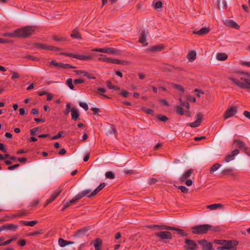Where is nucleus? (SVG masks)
I'll list each match as a JSON object with an SVG mask.
<instances>
[{
  "instance_id": "58",
  "label": "nucleus",
  "mask_w": 250,
  "mask_h": 250,
  "mask_svg": "<svg viewBox=\"0 0 250 250\" xmlns=\"http://www.w3.org/2000/svg\"><path fill=\"white\" fill-rule=\"evenodd\" d=\"M70 110V105L69 104H67L66 105V110L64 112L65 115H68Z\"/></svg>"
},
{
  "instance_id": "15",
  "label": "nucleus",
  "mask_w": 250,
  "mask_h": 250,
  "mask_svg": "<svg viewBox=\"0 0 250 250\" xmlns=\"http://www.w3.org/2000/svg\"><path fill=\"white\" fill-rule=\"evenodd\" d=\"M19 227V225L13 224H6L3 225V229L7 230L15 231Z\"/></svg>"
},
{
  "instance_id": "41",
  "label": "nucleus",
  "mask_w": 250,
  "mask_h": 250,
  "mask_svg": "<svg viewBox=\"0 0 250 250\" xmlns=\"http://www.w3.org/2000/svg\"><path fill=\"white\" fill-rule=\"evenodd\" d=\"M116 53V50L113 48L106 47V53L113 54Z\"/></svg>"
},
{
  "instance_id": "27",
  "label": "nucleus",
  "mask_w": 250,
  "mask_h": 250,
  "mask_svg": "<svg viewBox=\"0 0 250 250\" xmlns=\"http://www.w3.org/2000/svg\"><path fill=\"white\" fill-rule=\"evenodd\" d=\"M218 5L219 8L222 7L223 9H226L227 7V2L225 0H218Z\"/></svg>"
},
{
  "instance_id": "16",
  "label": "nucleus",
  "mask_w": 250,
  "mask_h": 250,
  "mask_svg": "<svg viewBox=\"0 0 250 250\" xmlns=\"http://www.w3.org/2000/svg\"><path fill=\"white\" fill-rule=\"evenodd\" d=\"M75 58L81 61H86L93 60V57L91 55H84L77 54L76 56H75Z\"/></svg>"
},
{
  "instance_id": "43",
  "label": "nucleus",
  "mask_w": 250,
  "mask_h": 250,
  "mask_svg": "<svg viewBox=\"0 0 250 250\" xmlns=\"http://www.w3.org/2000/svg\"><path fill=\"white\" fill-rule=\"evenodd\" d=\"M177 188L179 189H180L183 193H187L188 192V189L185 186H180Z\"/></svg>"
},
{
  "instance_id": "35",
  "label": "nucleus",
  "mask_w": 250,
  "mask_h": 250,
  "mask_svg": "<svg viewBox=\"0 0 250 250\" xmlns=\"http://www.w3.org/2000/svg\"><path fill=\"white\" fill-rule=\"evenodd\" d=\"M154 8L156 9L161 8L162 6V3L160 1L153 2Z\"/></svg>"
},
{
  "instance_id": "29",
  "label": "nucleus",
  "mask_w": 250,
  "mask_h": 250,
  "mask_svg": "<svg viewBox=\"0 0 250 250\" xmlns=\"http://www.w3.org/2000/svg\"><path fill=\"white\" fill-rule=\"evenodd\" d=\"M102 240L99 238L96 239L92 242V244L94 245L95 248H97L98 247H100L102 245Z\"/></svg>"
},
{
  "instance_id": "55",
  "label": "nucleus",
  "mask_w": 250,
  "mask_h": 250,
  "mask_svg": "<svg viewBox=\"0 0 250 250\" xmlns=\"http://www.w3.org/2000/svg\"><path fill=\"white\" fill-rule=\"evenodd\" d=\"M24 213H17V214H14V215H12L11 217V219H13V218H16V217H21L23 215H24Z\"/></svg>"
},
{
  "instance_id": "31",
  "label": "nucleus",
  "mask_w": 250,
  "mask_h": 250,
  "mask_svg": "<svg viewBox=\"0 0 250 250\" xmlns=\"http://www.w3.org/2000/svg\"><path fill=\"white\" fill-rule=\"evenodd\" d=\"M59 245L61 247H64L67 245V241L62 238H59L58 241Z\"/></svg>"
},
{
  "instance_id": "52",
  "label": "nucleus",
  "mask_w": 250,
  "mask_h": 250,
  "mask_svg": "<svg viewBox=\"0 0 250 250\" xmlns=\"http://www.w3.org/2000/svg\"><path fill=\"white\" fill-rule=\"evenodd\" d=\"M83 73V76L87 77L89 79H95L94 77L91 76L89 73L85 71L81 72Z\"/></svg>"
},
{
  "instance_id": "62",
  "label": "nucleus",
  "mask_w": 250,
  "mask_h": 250,
  "mask_svg": "<svg viewBox=\"0 0 250 250\" xmlns=\"http://www.w3.org/2000/svg\"><path fill=\"white\" fill-rule=\"evenodd\" d=\"M83 82H84V81L83 79H76L74 81V83L75 84H79V83H83Z\"/></svg>"
},
{
  "instance_id": "9",
  "label": "nucleus",
  "mask_w": 250,
  "mask_h": 250,
  "mask_svg": "<svg viewBox=\"0 0 250 250\" xmlns=\"http://www.w3.org/2000/svg\"><path fill=\"white\" fill-rule=\"evenodd\" d=\"M199 244L201 245L203 250H212V244L206 240L199 241Z\"/></svg>"
},
{
  "instance_id": "17",
  "label": "nucleus",
  "mask_w": 250,
  "mask_h": 250,
  "mask_svg": "<svg viewBox=\"0 0 250 250\" xmlns=\"http://www.w3.org/2000/svg\"><path fill=\"white\" fill-rule=\"evenodd\" d=\"M164 49V45L162 44H159L155 46H150L147 49V51L152 52L160 51Z\"/></svg>"
},
{
  "instance_id": "57",
  "label": "nucleus",
  "mask_w": 250,
  "mask_h": 250,
  "mask_svg": "<svg viewBox=\"0 0 250 250\" xmlns=\"http://www.w3.org/2000/svg\"><path fill=\"white\" fill-rule=\"evenodd\" d=\"M195 92L196 93V95L197 96L200 97V95L201 94H204V92L201 90H199V89H196L195 90Z\"/></svg>"
},
{
  "instance_id": "11",
  "label": "nucleus",
  "mask_w": 250,
  "mask_h": 250,
  "mask_svg": "<svg viewBox=\"0 0 250 250\" xmlns=\"http://www.w3.org/2000/svg\"><path fill=\"white\" fill-rule=\"evenodd\" d=\"M224 23L227 26L233 28L235 29H239L240 26L239 25L234 21L232 20H226L224 21Z\"/></svg>"
},
{
  "instance_id": "61",
  "label": "nucleus",
  "mask_w": 250,
  "mask_h": 250,
  "mask_svg": "<svg viewBox=\"0 0 250 250\" xmlns=\"http://www.w3.org/2000/svg\"><path fill=\"white\" fill-rule=\"evenodd\" d=\"M241 64L243 66L250 67V62L242 61L241 62Z\"/></svg>"
},
{
  "instance_id": "38",
  "label": "nucleus",
  "mask_w": 250,
  "mask_h": 250,
  "mask_svg": "<svg viewBox=\"0 0 250 250\" xmlns=\"http://www.w3.org/2000/svg\"><path fill=\"white\" fill-rule=\"evenodd\" d=\"M92 51H95V52H101V53H106V47L101 48H96L93 49L92 50Z\"/></svg>"
},
{
  "instance_id": "3",
  "label": "nucleus",
  "mask_w": 250,
  "mask_h": 250,
  "mask_svg": "<svg viewBox=\"0 0 250 250\" xmlns=\"http://www.w3.org/2000/svg\"><path fill=\"white\" fill-rule=\"evenodd\" d=\"M35 31L33 26H26L16 30L17 37L26 38L32 35Z\"/></svg>"
},
{
  "instance_id": "33",
  "label": "nucleus",
  "mask_w": 250,
  "mask_h": 250,
  "mask_svg": "<svg viewBox=\"0 0 250 250\" xmlns=\"http://www.w3.org/2000/svg\"><path fill=\"white\" fill-rule=\"evenodd\" d=\"M109 63L114 64H123V62L118 59L110 58Z\"/></svg>"
},
{
  "instance_id": "28",
  "label": "nucleus",
  "mask_w": 250,
  "mask_h": 250,
  "mask_svg": "<svg viewBox=\"0 0 250 250\" xmlns=\"http://www.w3.org/2000/svg\"><path fill=\"white\" fill-rule=\"evenodd\" d=\"M222 207V205L221 204H214L207 206V208L211 210H215L219 207Z\"/></svg>"
},
{
  "instance_id": "64",
  "label": "nucleus",
  "mask_w": 250,
  "mask_h": 250,
  "mask_svg": "<svg viewBox=\"0 0 250 250\" xmlns=\"http://www.w3.org/2000/svg\"><path fill=\"white\" fill-rule=\"evenodd\" d=\"M244 115L250 120V112L248 111H245L243 113Z\"/></svg>"
},
{
  "instance_id": "34",
  "label": "nucleus",
  "mask_w": 250,
  "mask_h": 250,
  "mask_svg": "<svg viewBox=\"0 0 250 250\" xmlns=\"http://www.w3.org/2000/svg\"><path fill=\"white\" fill-rule=\"evenodd\" d=\"M4 36H9L11 37H17V34L16 32V30H15L14 32L11 33H5L2 34Z\"/></svg>"
},
{
  "instance_id": "45",
  "label": "nucleus",
  "mask_w": 250,
  "mask_h": 250,
  "mask_svg": "<svg viewBox=\"0 0 250 250\" xmlns=\"http://www.w3.org/2000/svg\"><path fill=\"white\" fill-rule=\"evenodd\" d=\"M64 134V132L63 131H60L58 133V134L56 135H55L54 136H53L52 138H51V140H56V139H57L60 137H61Z\"/></svg>"
},
{
  "instance_id": "14",
  "label": "nucleus",
  "mask_w": 250,
  "mask_h": 250,
  "mask_svg": "<svg viewBox=\"0 0 250 250\" xmlns=\"http://www.w3.org/2000/svg\"><path fill=\"white\" fill-rule=\"evenodd\" d=\"M61 191L62 190L61 189H58L54 191L50 198L46 201L47 204H48L53 201L60 195Z\"/></svg>"
},
{
  "instance_id": "46",
  "label": "nucleus",
  "mask_w": 250,
  "mask_h": 250,
  "mask_svg": "<svg viewBox=\"0 0 250 250\" xmlns=\"http://www.w3.org/2000/svg\"><path fill=\"white\" fill-rule=\"evenodd\" d=\"M175 231H176L177 233L182 236H186L188 235L187 233H185L182 229H180L176 228V230H175Z\"/></svg>"
},
{
  "instance_id": "40",
  "label": "nucleus",
  "mask_w": 250,
  "mask_h": 250,
  "mask_svg": "<svg viewBox=\"0 0 250 250\" xmlns=\"http://www.w3.org/2000/svg\"><path fill=\"white\" fill-rule=\"evenodd\" d=\"M100 56H101V57L98 58V60L99 61L105 62L109 63V59H110L109 58H106V57H105V56H104L102 54L100 55Z\"/></svg>"
},
{
  "instance_id": "18",
  "label": "nucleus",
  "mask_w": 250,
  "mask_h": 250,
  "mask_svg": "<svg viewBox=\"0 0 250 250\" xmlns=\"http://www.w3.org/2000/svg\"><path fill=\"white\" fill-rule=\"evenodd\" d=\"M234 144L236 147H239L242 150H246V146L243 142L240 140H235L234 141Z\"/></svg>"
},
{
  "instance_id": "47",
  "label": "nucleus",
  "mask_w": 250,
  "mask_h": 250,
  "mask_svg": "<svg viewBox=\"0 0 250 250\" xmlns=\"http://www.w3.org/2000/svg\"><path fill=\"white\" fill-rule=\"evenodd\" d=\"M20 77V75L15 71H11V79L12 80H14L15 79L19 78Z\"/></svg>"
},
{
  "instance_id": "36",
  "label": "nucleus",
  "mask_w": 250,
  "mask_h": 250,
  "mask_svg": "<svg viewBox=\"0 0 250 250\" xmlns=\"http://www.w3.org/2000/svg\"><path fill=\"white\" fill-rule=\"evenodd\" d=\"M107 87L111 89H114V90H118L119 89V88L117 86H116L115 85H113L111 82L107 81Z\"/></svg>"
},
{
  "instance_id": "53",
  "label": "nucleus",
  "mask_w": 250,
  "mask_h": 250,
  "mask_svg": "<svg viewBox=\"0 0 250 250\" xmlns=\"http://www.w3.org/2000/svg\"><path fill=\"white\" fill-rule=\"evenodd\" d=\"M143 110L147 114H148L152 115L154 113L153 110L152 109H149V108H145L143 109Z\"/></svg>"
},
{
  "instance_id": "23",
  "label": "nucleus",
  "mask_w": 250,
  "mask_h": 250,
  "mask_svg": "<svg viewBox=\"0 0 250 250\" xmlns=\"http://www.w3.org/2000/svg\"><path fill=\"white\" fill-rule=\"evenodd\" d=\"M196 53L194 51H192L188 53L187 58L189 62H193L196 59Z\"/></svg>"
},
{
  "instance_id": "42",
  "label": "nucleus",
  "mask_w": 250,
  "mask_h": 250,
  "mask_svg": "<svg viewBox=\"0 0 250 250\" xmlns=\"http://www.w3.org/2000/svg\"><path fill=\"white\" fill-rule=\"evenodd\" d=\"M176 112L178 114L181 115L184 114V109L181 106H178L176 107Z\"/></svg>"
},
{
  "instance_id": "60",
  "label": "nucleus",
  "mask_w": 250,
  "mask_h": 250,
  "mask_svg": "<svg viewBox=\"0 0 250 250\" xmlns=\"http://www.w3.org/2000/svg\"><path fill=\"white\" fill-rule=\"evenodd\" d=\"M101 189L97 187L93 192L91 193V195H96L99 192L101 191Z\"/></svg>"
},
{
  "instance_id": "48",
  "label": "nucleus",
  "mask_w": 250,
  "mask_h": 250,
  "mask_svg": "<svg viewBox=\"0 0 250 250\" xmlns=\"http://www.w3.org/2000/svg\"><path fill=\"white\" fill-rule=\"evenodd\" d=\"M73 204V203H70V201L69 202H67L66 203L63 202V207L62 209V210H64L67 207L70 206L71 204Z\"/></svg>"
},
{
  "instance_id": "39",
  "label": "nucleus",
  "mask_w": 250,
  "mask_h": 250,
  "mask_svg": "<svg viewBox=\"0 0 250 250\" xmlns=\"http://www.w3.org/2000/svg\"><path fill=\"white\" fill-rule=\"evenodd\" d=\"M66 83L70 89L73 90L74 88V85L72 83V79H68L66 81Z\"/></svg>"
},
{
  "instance_id": "44",
  "label": "nucleus",
  "mask_w": 250,
  "mask_h": 250,
  "mask_svg": "<svg viewBox=\"0 0 250 250\" xmlns=\"http://www.w3.org/2000/svg\"><path fill=\"white\" fill-rule=\"evenodd\" d=\"M79 105L83 108L85 111H87L88 109V104L84 102H81L79 103Z\"/></svg>"
},
{
  "instance_id": "59",
  "label": "nucleus",
  "mask_w": 250,
  "mask_h": 250,
  "mask_svg": "<svg viewBox=\"0 0 250 250\" xmlns=\"http://www.w3.org/2000/svg\"><path fill=\"white\" fill-rule=\"evenodd\" d=\"M6 146L2 143H0V150L5 152L6 151Z\"/></svg>"
},
{
  "instance_id": "21",
  "label": "nucleus",
  "mask_w": 250,
  "mask_h": 250,
  "mask_svg": "<svg viewBox=\"0 0 250 250\" xmlns=\"http://www.w3.org/2000/svg\"><path fill=\"white\" fill-rule=\"evenodd\" d=\"M72 119L76 121L78 120L79 117V113L77 109L72 108L71 109Z\"/></svg>"
},
{
  "instance_id": "50",
  "label": "nucleus",
  "mask_w": 250,
  "mask_h": 250,
  "mask_svg": "<svg viewBox=\"0 0 250 250\" xmlns=\"http://www.w3.org/2000/svg\"><path fill=\"white\" fill-rule=\"evenodd\" d=\"M225 241H226V240H218V239H216V240H214V243H215L216 244L220 245H221V246H224V244L225 243Z\"/></svg>"
},
{
  "instance_id": "54",
  "label": "nucleus",
  "mask_w": 250,
  "mask_h": 250,
  "mask_svg": "<svg viewBox=\"0 0 250 250\" xmlns=\"http://www.w3.org/2000/svg\"><path fill=\"white\" fill-rule=\"evenodd\" d=\"M91 110L95 113V114L99 115L100 112V109L97 107H92L91 108Z\"/></svg>"
},
{
  "instance_id": "10",
  "label": "nucleus",
  "mask_w": 250,
  "mask_h": 250,
  "mask_svg": "<svg viewBox=\"0 0 250 250\" xmlns=\"http://www.w3.org/2000/svg\"><path fill=\"white\" fill-rule=\"evenodd\" d=\"M194 170L192 169H188L186 171L184 172L181 175V176L180 177V181L181 182L185 181L186 179H187L191 176Z\"/></svg>"
},
{
  "instance_id": "56",
  "label": "nucleus",
  "mask_w": 250,
  "mask_h": 250,
  "mask_svg": "<svg viewBox=\"0 0 250 250\" xmlns=\"http://www.w3.org/2000/svg\"><path fill=\"white\" fill-rule=\"evenodd\" d=\"M39 128L38 127H35L30 130V134L32 135H35L36 132L39 130Z\"/></svg>"
},
{
  "instance_id": "6",
  "label": "nucleus",
  "mask_w": 250,
  "mask_h": 250,
  "mask_svg": "<svg viewBox=\"0 0 250 250\" xmlns=\"http://www.w3.org/2000/svg\"><path fill=\"white\" fill-rule=\"evenodd\" d=\"M237 113V108L235 106H231L230 108L228 109L225 112L224 115V118L225 119L234 116Z\"/></svg>"
},
{
  "instance_id": "51",
  "label": "nucleus",
  "mask_w": 250,
  "mask_h": 250,
  "mask_svg": "<svg viewBox=\"0 0 250 250\" xmlns=\"http://www.w3.org/2000/svg\"><path fill=\"white\" fill-rule=\"evenodd\" d=\"M158 119L162 122H166L168 120V118L166 116L162 115H158Z\"/></svg>"
},
{
  "instance_id": "5",
  "label": "nucleus",
  "mask_w": 250,
  "mask_h": 250,
  "mask_svg": "<svg viewBox=\"0 0 250 250\" xmlns=\"http://www.w3.org/2000/svg\"><path fill=\"white\" fill-rule=\"evenodd\" d=\"M203 114L202 113H197L195 116V121L192 123H188L187 125L191 127H195L199 126L202 121L203 118Z\"/></svg>"
},
{
  "instance_id": "1",
  "label": "nucleus",
  "mask_w": 250,
  "mask_h": 250,
  "mask_svg": "<svg viewBox=\"0 0 250 250\" xmlns=\"http://www.w3.org/2000/svg\"><path fill=\"white\" fill-rule=\"evenodd\" d=\"M232 83L241 88L250 89V74L242 73L229 78Z\"/></svg>"
},
{
  "instance_id": "26",
  "label": "nucleus",
  "mask_w": 250,
  "mask_h": 250,
  "mask_svg": "<svg viewBox=\"0 0 250 250\" xmlns=\"http://www.w3.org/2000/svg\"><path fill=\"white\" fill-rule=\"evenodd\" d=\"M83 197V195L82 192H80L77 194L72 200H70V203H74Z\"/></svg>"
},
{
  "instance_id": "20",
  "label": "nucleus",
  "mask_w": 250,
  "mask_h": 250,
  "mask_svg": "<svg viewBox=\"0 0 250 250\" xmlns=\"http://www.w3.org/2000/svg\"><path fill=\"white\" fill-rule=\"evenodd\" d=\"M209 31V29L208 28L203 27L198 31H194L193 32V33L195 34L199 35L200 36H202V35H206L207 33H208Z\"/></svg>"
},
{
  "instance_id": "4",
  "label": "nucleus",
  "mask_w": 250,
  "mask_h": 250,
  "mask_svg": "<svg viewBox=\"0 0 250 250\" xmlns=\"http://www.w3.org/2000/svg\"><path fill=\"white\" fill-rule=\"evenodd\" d=\"M238 242L235 240H226L224 246H220L218 248L219 250H236Z\"/></svg>"
},
{
  "instance_id": "19",
  "label": "nucleus",
  "mask_w": 250,
  "mask_h": 250,
  "mask_svg": "<svg viewBox=\"0 0 250 250\" xmlns=\"http://www.w3.org/2000/svg\"><path fill=\"white\" fill-rule=\"evenodd\" d=\"M147 36V32L146 31H143L139 38V42L142 43H144V46L147 45V43H146Z\"/></svg>"
},
{
  "instance_id": "25",
  "label": "nucleus",
  "mask_w": 250,
  "mask_h": 250,
  "mask_svg": "<svg viewBox=\"0 0 250 250\" xmlns=\"http://www.w3.org/2000/svg\"><path fill=\"white\" fill-rule=\"evenodd\" d=\"M71 37L73 38L78 39H80L81 38L78 30L77 29H74L72 31V33L71 34Z\"/></svg>"
},
{
  "instance_id": "12",
  "label": "nucleus",
  "mask_w": 250,
  "mask_h": 250,
  "mask_svg": "<svg viewBox=\"0 0 250 250\" xmlns=\"http://www.w3.org/2000/svg\"><path fill=\"white\" fill-rule=\"evenodd\" d=\"M239 151L237 149H234L231 154L228 155L225 158V161L227 163L234 159L235 156L237 155Z\"/></svg>"
},
{
  "instance_id": "37",
  "label": "nucleus",
  "mask_w": 250,
  "mask_h": 250,
  "mask_svg": "<svg viewBox=\"0 0 250 250\" xmlns=\"http://www.w3.org/2000/svg\"><path fill=\"white\" fill-rule=\"evenodd\" d=\"M105 177L108 179H114L115 178V174L112 171H108L105 173Z\"/></svg>"
},
{
  "instance_id": "63",
  "label": "nucleus",
  "mask_w": 250,
  "mask_h": 250,
  "mask_svg": "<svg viewBox=\"0 0 250 250\" xmlns=\"http://www.w3.org/2000/svg\"><path fill=\"white\" fill-rule=\"evenodd\" d=\"M157 180L155 178H151L148 180V183L149 185H152L156 183Z\"/></svg>"
},
{
  "instance_id": "8",
  "label": "nucleus",
  "mask_w": 250,
  "mask_h": 250,
  "mask_svg": "<svg viewBox=\"0 0 250 250\" xmlns=\"http://www.w3.org/2000/svg\"><path fill=\"white\" fill-rule=\"evenodd\" d=\"M156 236L161 239H171L172 235L169 231H160L156 233Z\"/></svg>"
},
{
  "instance_id": "32",
  "label": "nucleus",
  "mask_w": 250,
  "mask_h": 250,
  "mask_svg": "<svg viewBox=\"0 0 250 250\" xmlns=\"http://www.w3.org/2000/svg\"><path fill=\"white\" fill-rule=\"evenodd\" d=\"M91 190L89 189H84L83 191H82L81 192L83 195L84 196H87L88 197H91V196H93V195H91L90 193Z\"/></svg>"
},
{
  "instance_id": "2",
  "label": "nucleus",
  "mask_w": 250,
  "mask_h": 250,
  "mask_svg": "<svg viewBox=\"0 0 250 250\" xmlns=\"http://www.w3.org/2000/svg\"><path fill=\"white\" fill-rule=\"evenodd\" d=\"M192 233L196 234H204L208 231H218L219 228L217 227H214L208 224L198 225L192 228Z\"/></svg>"
},
{
  "instance_id": "22",
  "label": "nucleus",
  "mask_w": 250,
  "mask_h": 250,
  "mask_svg": "<svg viewBox=\"0 0 250 250\" xmlns=\"http://www.w3.org/2000/svg\"><path fill=\"white\" fill-rule=\"evenodd\" d=\"M20 222L25 226L33 227L36 225L38 222L37 220H34L31 221H21Z\"/></svg>"
},
{
  "instance_id": "30",
  "label": "nucleus",
  "mask_w": 250,
  "mask_h": 250,
  "mask_svg": "<svg viewBox=\"0 0 250 250\" xmlns=\"http://www.w3.org/2000/svg\"><path fill=\"white\" fill-rule=\"evenodd\" d=\"M221 165H220L219 164H215L213 165L211 167L210 172L211 173H213L214 172L217 170L221 167Z\"/></svg>"
},
{
  "instance_id": "24",
  "label": "nucleus",
  "mask_w": 250,
  "mask_h": 250,
  "mask_svg": "<svg viewBox=\"0 0 250 250\" xmlns=\"http://www.w3.org/2000/svg\"><path fill=\"white\" fill-rule=\"evenodd\" d=\"M216 59L219 61H225L227 59L228 56L225 53H218L216 54Z\"/></svg>"
},
{
  "instance_id": "13",
  "label": "nucleus",
  "mask_w": 250,
  "mask_h": 250,
  "mask_svg": "<svg viewBox=\"0 0 250 250\" xmlns=\"http://www.w3.org/2000/svg\"><path fill=\"white\" fill-rule=\"evenodd\" d=\"M38 47L41 49L44 50H48L51 51H57L59 50V48L56 47L51 45H48L43 43H40L38 44Z\"/></svg>"
},
{
  "instance_id": "7",
  "label": "nucleus",
  "mask_w": 250,
  "mask_h": 250,
  "mask_svg": "<svg viewBox=\"0 0 250 250\" xmlns=\"http://www.w3.org/2000/svg\"><path fill=\"white\" fill-rule=\"evenodd\" d=\"M185 243L187 244V246H185V248L188 250H195L197 248V244L193 240L186 239Z\"/></svg>"
},
{
  "instance_id": "49",
  "label": "nucleus",
  "mask_w": 250,
  "mask_h": 250,
  "mask_svg": "<svg viewBox=\"0 0 250 250\" xmlns=\"http://www.w3.org/2000/svg\"><path fill=\"white\" fill-rule=\"evenodd\" d=\"M49 63L57 67H60L62 65L61 63H58L55 60H52Z\"/></svg>"
}]
</instances>
